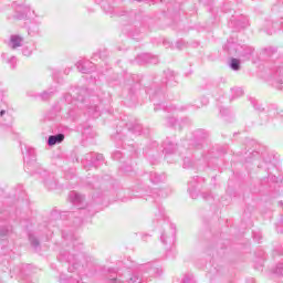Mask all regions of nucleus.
<instances>
[{"label": "nucleus", "mask_w": 283, "mask_h": 283, "mask_svg": "<svg viewBox=\"0 0 283 283\" xmlns=\"http://www.w3.org/2000/svg\"><path fill=\"white\" fill-rule=\"evenodd\" d=\"M65 140V135L59 134L55 136H50L49 137V145L54 146L56 143H63Z\"/></svg>", "instance_id": "f257e3e1"}, {"label": "nucleus", "mask_w": 283, "mask_h": 283, "mask_svg": "<svg viewBox=\"0 0 283 283\" xmlns=\"http://www.w3.org/2000/svg\"><path fill=\"white\" fill-rule=\"evenodd\" d=\"M231 67L232 70H240V61H238V59H232Z\"/></svg>", "instance_id": "f03ea898"}, {"label": "nucleus", "mask_w": 283, "mask_h": 283, "mask_svg": "<svg viewBox=\"0 0 283 283\" xmlns=\"http://www.w3.org/2000/svg\"><path fill=\"white\" fill-rule=\"evenodd\" d=\"M6 114V111H1L0 116H3Z\"/></svg>", "instance_id": "7ed1b4c3"}]
</instances>
